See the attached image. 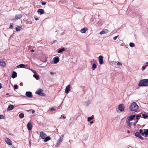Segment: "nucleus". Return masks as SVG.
I'll return each instance as SVG.
<instances>
[{
    "label": "nucleus",
    "instance_id": "obj_9",
    "mask_svg": "<svg viewBox=\"0 0 148 148\" xmlns=\"http://www.w3.org/2000/svg\"><path fill=\"white\" fill-rule=\"evenodd\" d=\"M135 116V115L129 116L126 119V120L130 121H131L133 119Z\"/></svg>",
    "mask_w": 148,
    "mask_h": 148
},
{
    "label": "nucleus",
    "instance_id": "obj_45",
    "mask_svg": "<svg viewBox=\"0 0 148 148\" xmlns=\"http://www.w3.org/2000/svg\"><path fill=\"white\" fill-rule=\"evenodd\" d=\"M50 74H51V75H52L55 74H56V73H55L53 72H50Z\"/></svg>",
    "mask_w": 148,
    "mask_h": 148
},
{
    "label": "nucleus",
    "instance_id": "obj_48",
    "mask_svg": "<svg viewBox=\"0 0 148 148\" xmlns=\"http://www.w3.org/2000/svg\"><path fill=\"white\" fill-rule=\"evenodd\" d=\"M141 134H142V135H143L144 134L145 135V131H144L143 132H142Z\"/></svg>",
    "mask_w": 148,
    "mask_h": 148
},
{
    "label": "nucleus",
    "instance_id": "obj_33",
    "mask_svg": "<svg viewBox=\"0 0 148 148\" xmlns=\"http://www.w3.org/2000/svg\"><path fill=\"white\" fill-rule=\"evenodd\" d=\"M142 116H143V117L145 119H146L147 117H148V115H145L144 114H142Z\"/></svg>",
    "mask_w": 148,
    "mask_h": 148
},
{
    "label": "nucleus",
    "instance_id": "obj_58",
    "mask_svg": "<svg viewBox=\"0 0 148 148\" xmlns=\"http://www.w3.org/2000/svg\"><path fill=\"white\" fill-rule=\"evenodd\" d=\"M55 41H56V40H54V41L53 42V43H54V42H55Z\"/></svg>",
    "mask_w": 148,
    "mask_h": 148
},
{
    "label": "nucleus",
    "instance_id": "obj_10",
    "mask_svg": "<svg viewBox=\"0 0 148 148\" xmlns=\"http://www.w3.org/2000/svg\"><path fill=\"white\" fill-rule=\"evenodd\" d=\"M53 60L54 61V63L56 64L57 63L59 62L60 59L58 57H56L53 58Z\"/></svg>",
    "mask_w": 148,
    "mask_h": 148
},
{
    "label": "nucleus",
    "instance_id": "obj_20",
    "mask_svg": "<svg viewBox=\"0 0 148 148\" xmlns=\"http://www.w3.org/2000/svg\"><path fill=\"white\" fill-rule=\"evenodd\" d=\"M25 65L24 64H21L19 65H18L17 66V67L18 68L20 67L21 68H26L25 67Z\"/></svg>",
    "mask_w": 148,
    "mask_h": 148
},
{
    "label": "nucleus",
    "instance_id": "obj_47",
    "mask_svg": "<svg viewBox=\"0 0 148 148\" xmlns=\"http://www.w3.org/2000/svg\"><path fill=\"white\" fill-rule=\"evenodd\" d=\"M142 131H143V130H141V129H140L139 130V134L140 133V134H141L142 133Z\"/></svg>",
    "mask_w": 148,
    "mask_h": 148
},
{
    "label": "nucleus",
    "instance_id": "obj_23",
    "mask_svg": "<svg viewBox=\"0 0 148 148\" xmlns=\"http://www.w3.org/2000/svg\"><path fill=\"white\" fill-rule=\"evenodd\" d=\"M97 66L96 64L95 63H94L92 65V70H94L97 68Z\"/></svg>",
    "mask_w": 148,
    "mask_h": 148
},
{
    "label": "nucleus",
    "instance_id": "obj_49",
    "mask_svg": "<svg viewBox=\"0 0 148 148\" xmlns=\"http://www.w3.org/2000/svg\"><path fill=\"white\" fill-rule=\"evenodd\" d=\"M145 66L147 67V66H148V62H146V65Z\"/></svg>",
    "mask_w": 148,
    "mask_h": 148
},
{
    "label": "nucleus",
    "instance_id": "obj_11",
    "mask_svg": "<svg viewBox=\"0 0 148 148\" xmlns=\"http://www.w3.org/2000/svg\"><path fill=\"white\" fill-rule=\"evenodd\" d=\"M47 136L46 134L44 132L42 131L40 132V136L42 139H44Z\"/></svg>",
    "mask_w": 148,
    "mask_h": 148
},
{
    "label": "nucleus",
    "instance_id": "obj_42",
    "mask_svg": "<svg viewBox=\"0 0 148 148\" xmlns=\"http://www.w3.org/2000/svg\"><path fill=\"white\" fill-rule=\"evenodd\" d=\"M31 71L33 73H34V74H36V72L34 71V70H31Z\"/></svg>",
    "mask_w": 148,
    "mask_h": 148
},
{
    "label": "nucleus",
    "instance_id": "obj_4",
    "mask_svg": "<svg viewBox=\"0 0 148 148\" xmlns=\"http://www.w3.org/2000/svg\"><path fill=\"white\" fill-rule=\"evenodd\" d=\"M125 106L123 104H119L118 106L119 110L121 112H123L124 110Z\"/></svg>",
    "mask_w": 148,
    "mask_h": 148
},
{
    "label": "nucleus",
    "instance_id": "obj_44",
    "mask_svg": "<svg viewBox=\"0 0 148 148\" xmlns=\"http://www.w3.org/2000/svg\"><path fill=\"white\" fill-rule=\"evenodd\" d=\"M138 120H137L135 122H134V125H135L138 122Z\"/></svg>",
    "mask_w": 148,
    "mask_h": 148
},
{
    "label": "nucleus",
    "instance_id": "obj_24",
    "mask_svg": "<svg viewBox=\"0 0 148 148\" xmlns=\"http://www.w3.org/2000/svg\"><path fill=\"white\" fill-rule=\"evenodd\" d=\"M51 138L49 137H46L44 139V141L45 142H46L49 141V140L51 139Z\"/></svg>",
    "mask_w": 148,
    "mask_h": 148
},
{
    "label": "nucleus",
    "instance_id": "obj_54",
    "mask_svg": "<svg viewBox=\"0 0 148 148\" xmlns=\"http://www.w3.org/2000/svg\"><path fill=\"white\" fill-rule=\"evenodd\" d=\"M34 112H35V111L34 110H33L32 111V113H34Z\"/></svg>",
    "mask_w": 148,
    "mask_h": 148
},
{
    "label": "nucleus",
    "instance_id": "obj_22",
    "mask_svg": "<svg viewBox=\"0 0 148 148\" xmlns=\"http://www.w3.org/2000/svg\"><path fill=\"white\" fill-rule=\"evenodd\" d=\"M126 123L129 126V127L131 128V123H132V122H130V121H127L126 120Z\"/></svg>",
    "mask_w": 148,
    "mask_h": 148
},
{
    "label": "nucleus",
    "instance_id": "obj_56",
    "mask_svg": "<svg viewBox=\"0 0 148 148\" xmlns=\"http://www.w3.org/2000/svg\"><path fill=\"white\" fill-rule=\"evenodd\" d=\"M34 50H31V52H34Z\"/></svg>",
    "mask_w": 148,
    "mask_h": 148
},
{
    "label": "nucleus",
    "instance_id": "obj_26",
    "mask_svg": "<svg viewBox=\"0 0 148 148\" xmlns=\"http://www.w3.org/2000/svg\"><path fill=\"white\" fill-rule=\"evenodd\" d=\"M65 50V49L64 48H63L62 49H59L58 51V53H60L64 51Z\"/></svg>",
    "mask_w": 148,
    "mask_h": 148
},
{
    "label": "nucleus",
    "instance_id": "obj_36",
    "mask_svg": "<svg viewBox=\"0 0 148 148\" xmlns=\"http://www.w3.org/2000/svg\"><path fill=\"white\" fill-rule=\"evenodd\" d=\"M146 67H147V66L145 65L143 66L142 67L141 70H145V69Z\"/></svg>",
    "mask_w": 148,
    "mask_h": 148
},
{
    "label": "nucleus",
    "instance_id": "obj_55",
    "mask_svg": "<svg viewBox=\"0 0 148 148\" xmlns=\"http://www.w3.org/2000/svg\"><path fill=\"white\" fill-rule=\"evenodd\" d=\"M62 118H63L64 119L66 118L65 116H62Z\"/></svg>",
    "mask_w": 148,
    "mask_h": 148
},
{
    "label": "nucleus",
    "instance_id": "obj_38",
    "mask_svg": "<svg viewBox=\"0 0 148 148\" xmlns=\"http://www.w3.org/2000/svg\"><path fill=\"white\" fill-rule=\"evenodd\" d=\"M117 64L118 65L121 66L122 65V64L120 62H118L117 63Z\"/></svg>",
    "mask_w": 148,
    "mask_h": 148
},
{
    "label": "nucleus",
    "instance_id": "obj_41",
    "mask_svg": "<svg viewBox=\"0 0 148 148\" xmlns=\"http://www.w3.org/2000/svg\"><path fill=\"white\" fill-rule=\"evenodd\" d=\"M55 109L54 108H52L50 109V111H55Z\"/></svg>",
    "mask_w": 148,
    "mask_h": 148
},
{
    "label": "nucleus",
    "instance_id": "obj_7",
    "mask_svg": "<svg viewBox=\"0 0 148 148\" xmlns=\"http://www.w3.org/2000/svg\"><path fill=\"white\" fill-rule=\"evenodd\" d=\"M63 139V137H60L57 142L56 146L57 147L58 146L60 145V143L62 141Z\"/></svg>",
    "mask_w": 148,
    "mask_h": 148
},
{
    "label": "nucleus",
    "instance_id": "obj_15",
    "mask_svg": "<svg viewBox=\"0 0 148 148\" xmlns=\"http://www.w3.org/2000/svg\"><path fill=\"white\" fill-rule=\"evenodd\" d=\"M14 108V107L13 105H10L7 108V110H8L10 111L13 110Z\"/></svg>",
    "mask_w": 148,
    "mask_h": 148
},
{
    "label": "nucleus",
    "instance_id": "obj_52",
    "mask_svg": "<svg viewBox=\"0 0 148 148\" xmlns=\"http://www.w3.org/2000/svg\"><path fill=\"white\" fill-rule=\"evenodd\" d=\"M1 88H2V85H1V83H0V89Z\"/></svg>",
    "mask_w": 148,
    "mask_h": 148
},
{
    "label": "nucleus",
    "instance_id": "obj_25",
    "mask_svg": "<svg viewBox=\"0 0 148 148\" xmlns=\"http://www.w3.org/2000/svg\"><path fill=\"white\" fill-rule=\"evenodd\" d=\"M0 65L1 66H3L5 67L6 66L5 63L4 61H1L0 62Z\"/></svg>",
    "mask_w": 148,
    "mask_h": 148
},
{
    "label": "nucleus",
    "instance_id": "obj_39",
    "mask_svg": "<svg viewBox=\"0 0 148 148\" xmlns=\"http://www.w3.org/2000/svg\"><path fill=\"white\" fill-rule=\"evenodd\" d=\"M14 89H15V90L16 89H17L18 85H14Z\"/></svg>",
    "mask_w": 148,
    "mask_h": 148
},
{
    "label": "nucleus",
    "instance_id": "obj_17",
    "mask_svg": "<svg viewBox=\"0 0 148 148\" xmlns=\"http://www.w3.org/2000/svg\"><path fill=\"white\" fill-rule=\"evenodd\" d=\"M88 30L87 28L84 27L80 30V32L82 33H85Z\"/></svg>",
    "mask_w": 148,
    "mask_h": 148
},
{
    "label": "nucleus",
    "instance_id": "obj_46",
    "mask_svg": "<svg viewBox=\"0 0 148 148\" xmlns=\"http://www.w3.org/2000/svg\"><path fill=\"white\" fill-rule=\"evenodd\" d=\"M85 137H86L85 138V140H86V139H87V136L86 135H84V138H85Z\"/></svg>",
    "mask_w": 148,
    "mask_h": 148
},
{
    "label": "nucleus",
    "instance_id": "obj_31",
    "mask_svg": "<svg viewBox=\"0 0 148 148\" xmlns=\"http://www.w3.org/2000/svg\"><path fill=\"white\" fill-rule=\"evenodd\" d=\"M94 118V117L91 116L90 117L88 118V121H90L91 120H92Z\"/></svg>",
    "mask_w": 148,
    "mask_h": 148
},
{
    "label": "nucleus",
    "instance_id": "obj_19",
    "mask_svg": "<svg viewBox=\"0 0 148 148\" xmlns=\"http://www.w3.org/2000/svg\"><path fill=\"white\" fill-rule=\"evenodd\" d=\"M37 12L40 13V14H42L44 13V11L42 9H39L38 10Z\"/></svg>",
    "mask_w": 148,
    "mask_h": 148
},
{
    "label": "nucleus",
    "instance_id": "obj_29",
    "mask_svg": "<svg viewBox=\"0 0 148 148\" xmlns=\"http://www.w3.org/2000/svg\"><path fill=\"white\" fill-rule=\"evenodd\" d=\"M24 117V114L23 113H20L19 114V117L20 119H22Z\"/></svg>",
    "mask_w": 148,
    "mask_h": 148
},
{
    "label": "nucleus",
    "instance_id": "obj_27",
    "mask_svg": "<svg viewBox=\"0 0 148 148\" xmlns=\"http://www.w3.org/2000/svg\"><path fill=\"white\" fill-rule=\"evenodd\" d=\"M33 77L35 78L36 80H38L39 78V76L37 75L34 74L33 75Z\"/></svg>",
    "mask_w": 148,
    "mask_h": 148
},
{
    "label": "nucleus",
    "instance_id": "obj_1",
    "mask_svg": "<svg viewBox=\"0 0 148 148\" xmlns=\"http://www.w3.org/2000/svg\"><path fill=\"white\" fill-rule=\"evenodd\" d=\"M138 108V106L135 102L132 103L130 107V110L131 111L137 112Z\"/></svg>",
    "mask_w": 148,
    "mask_h": 148
},
{
    "label": "nucleus",
    "instance_id": "obj_5",
    "mask_svg": "<svg viewBox=\"0 0 148 148\" xmlns=\"http://www.w3.org/2000/svg\"><path fill=\"white\" fill-rule=\"evenodd\" d=\"M4 140L6 143L9 145H12V143L10 139L6 137L4 139Z\"/></svg>",
    "mask_w": 148,
    "mask_h": 148
},
{
    "label": "nucleus",
    "instance_id": "obj_6",
    "mask_svg": "<svg viewBox=\"0 0 148 148\" xmlns=\"http://www.w3.org/2000/svg\"><path fill=\"white\" fill-rule=\"evenodd\" d=\"M98 59L99 60V64H102L103 62V56H99L98 57Z\"/></svg>",
    "mask_w": 148,
    "mask_h": 148
},
{
    "label": "nucleus",
    "instance_id": "obj_34",
    "mask_svg": "<svg viewBox=\"0 0 148 148\" xmlns=\"http://www.w3.org/2000/svg\"><path fill=\"white\" fill-rule=\"evenodd\" d=\"M141 116V115H138L136 116V119L137 120H138L139 119V118Z\"/></svg>",
    "mask_w": 148,
    "mask_h": 148
},
{
    "label": "nucleus",
    "instance_id": "obj_21",
    "mask_svg": "<svg viewBox=\"0 0 148 148\" xmlns=\"http://www.w3.org/2000/svg\"><path fill=\"white\" fill-rule=\"evenodd\" d=\"M17 76V73L16 72H13L12 76V77L13 78H14L16 77Z\"/></svg>",
    "mask_w": 148,
    "mask_h": 148
},
{
    "label": "nucleus",
    "instance_id": "obj_2",
    "mask_svg": "<svg viewBox=\"0 0 148 148\" xmlns=\"http://www.w3.org/2000/svg\"><path fill=\"white\" fill-rule=\"evenodd\" d=\"M138 86H148V79L141 80L138 84Z\"/></svg>",
    "mask_w": 148,
    "mask_h": 148
},
{
    "label": "nucleus",
    "instance_id": "obj_16",
    "mask_svg": "<svg viewBox=\"0 0 148 148\" xmlns=\"http://www.w3.org/2000/svg\"><path fill=\"white\" fill-rule=\"evenodd\" d=\"M22 15L21 14H16L15 16V18L17 19H18L22 17Z\"/></svg>",
    "mask_w": 148,
    "mask_h": 148
},
{
    "label": "nucleus",
    "instance_id": "obj_12",
    "mask_svg": "<svg viewBox=\"0 0 148 148\" xmlns=\"http://www.w3.org/2000/svg\"><path fill=\"white\" fill-rule=\"evenodd\" d=\"M26 95L28 97H31L32 96V93L30 91H27L26 92Z\"/></svg>",
    "mask_w": 148,
    "mask_h": 148
},
{
    "label": "nucleus",
    "instance_id": "obj_3",
    "mask_svg": "<svg viewBox=\"0 0 148 148\" xmlns=\"http://www.w3.org/2000/svg\"><path fill=\"white\" fill-rule=\"evenodd\" d=\"M43 90L41 89H39L36 91L35 93L41 96H44L45 94L42 92Z\"/></svg>",
    "mask_w": 148,
    "mask_h": 148
},
{
    "label": "nucleus",
    "instance_id": "obj_59",
    "mask_svg": "<svg viewBox=\"0 0 148 148\" xmlns=\"http://www.w3.org/2000/svg\"><path fill=\"white\" fill-rule=\"evenodd\" d=\"M61 117L60 118V119H61Z\"/></svg>",
    "mask_w": 148,
    "mask_h": 148
},
{
    "label": "nucleus",
    "instance_id": "obj_51",
    "mask_svg": "<svg viewBox=\"0 0 148 148\" xmlns=\"http://www.w3.org/2000/svg\"><path fill=\"white\" fill-rule=\"evenodd\" d=\"M20 86H23V83H20Z\"/></svg>",
    "mask_w": 148,
    "mask_h": 148
},
{
    "label": "nucleus",
    "instance_id": "obj_40",
    "mask_svg": "<svg viewBox=\"0 0 148 148\" xmlns=\"http://www.w3.org/2000/svg\"><path fill=\"white\" fill-rule=\"evenodd\" d=\"M13 23L11 24L10 25V28L11 29H12L13 27Z\"/></svg>",
    "mask_w": 148,
    "mask_h": 148
},
{
    "label": "nucleus",
    "instance_id": "obj_35",
    "mask_svg": "<svg viewBox=\"0 0 148 148\" xmlns=\"http://www.w3.org/2000/svg\"><path fill=\"white\" fill-rule=\"evenodd\" d=\"M5 117L2 115H0V119H5Z\"/></svg>",
    "mask_w": 148,
    "mask_h": 148
},
{
    "label": "nucleus",
    "instance_id": "obj_13",
    "mask_svg": "<svg viewBox=\"0 0 148 148\" xmlns=\"http://www.w3.org/2000/svg\"><path fill=\"white\" fill-rule=\"evenodd\" d=\"M27 129L29 130H30L32 129V125L31 123L29 122L27 125Z\"/></svg>",
    "mask_w": 148,
    "mask_h": 148
},
{
    "label": "nucleus",
    "instance_id": "obj_18",
    "mask_svg": "<svg viewBox=\"0 0 148 148\" xmlns=\"http://www.w3.org/2000/svg\"><path fill=\"white\" fill-rule=\"evenodd\" d=\"M108 32V31L107 29H105L100 32L99 34H103L107 33Z\"/></svg>",
    "mask_w": 148,
    "mask_h": 148
},
{
    "label": "nucleus",
    "instance_id": "obj_32",
    "mask_svg": "<svg viewBox=\"0 0 148 148\" xmlns=\"http://www.w3.org/2000/svg\"><path fill=\"white\" fill-rule=\"evenodd\" d=\"M129 45L130 46L132 47H134L135 46L134 44V43L132 42L130 43Z\"/></svg>",
    "mask_w": 148,
    "mask_h": 148
},
{
    "label": "nucleus",
    "instance_id": "obj_53",
    "mask_svg": "<svg viewBox=\"0 0 148 148\" xmlns=\"http://www.w3.org/2000/svg\"><path fill=\"white\" fill-rule=\"evenodd\" d=\"M93 123V121H91L90 122V123L91 124H92Z\"/></svg>",
    "mask_w": 148,
    "mask_h": 148
},
{
    "label": "nucleus",
    "instance_id": "obj_8",
    "mask_svg": "<svg viewBox=\"0 0 148 148\" xmlns=\"http://www.w3.org/2000/svg\"><path fill=\"white\" fill-rule=\"evenodd\" d=\"M70 90V85H69L66 87V89H65V92L66 94L68 93Z\"/></svg>",
    "mask_w": 148,
    "mask_h": 148
},
{
    "label": "nucleus",
    "instance_id": "obj_30",
    "mask_svg": "<svg viewBox=\"0 0 148 148\" xmlns=\"http://www.w3.org/2000/svg\"><path fill=\"white\" fill-rule=\"evenodd\" d=\"M145 132V137H146V136L148 134V129H144Z\"/></svg>",
    "mask_w": 148,
    "mask_h": 148
},
{
    "label": "nucleus",
    "instance_id": "obj_60",
    "mask_svg": "<svg viewBox=\"0 0 148 148\" xmlns=\"http://www.w3.org/2000/svg\"><path fill=\"white\" fill-rule=\"evenodd\" d=\"M147 135L148 136V134Z\"/></svg>",
    "mask_w": 148,
    "mask_h": 148
},
{
    "label": "nucleus",
    "instance_id": "obj_14",
    "mask_svg": "<svg viewBox=\"0 0 148 148\" xmlns=\"http://www.w3.org/2000/svg\"><path fill=\"white\" fill-rule=\"evenodd\" d=\"M135 135L136 136L138 137L140 139L142 140L144 139V138L141 136L139 133L138 132H136L135 134Z\"/></svg>",
    "mask_w": 148,
    "mask_h": 148
},
{
    "label": "nucleus",
    "instance_id": "obj_37",
    "mask_svg": "<svg viewBox=\"0 0 148 148\" xmlns=\"http://www.w3.org/2000/svg\"><path fill=\"white\" fill-rule=\"evenodd\" d=\"M119 36L118 35H117L116 36H114V37L113 38V39L114 40H116L117 38H118V37Z\"/></svg>",
    "mask_w": 148,
    "mask_h": 148
},
{
    "label": "nucleus",
    "instance_id": "obj_57",
    "mask_svg": "<svg viewBox=\"0 0 148 148\" xmlns=\"http://www.w3.org/2000/svg\"><path fill=\"white\" fill-rule=\"evenodd\" d=\"M127 133H130V131H128V132H127Z\"/></svg>",
    "mask_w": 148,
    "mask_h": 148
},
{
    "label": "nucleus",
    "instance_id": "obj_28",
    "mask_svg": "<svg viewBox=\"0 0 148 148\" xmlns=\"http://www.w3.org/2000/svg\"><path fill=\"white\" fill-rule=\"evenodd\" d=\"M16 29L17 32L21 30V27L19 26H18L16 27Z\"/></svg>",
    "mask_w": 148,
    "mask_h": 148
},
{
    "label": "nucleus",
    "instance_id": "obj_43",
    "mask_svg": "<svg viewBox=\"0 0 148 148\" xmlns=\"http://www.w3.org/2000/svg\"><path fill=\"white\" fill-rule=\"evenodd\" d=\"M41 3H42V4L43 5H45L46 3V2H41Z\"/></svg>",
    "mask_w": 148,
    "mask_h": 148
},
{
    "label": "nucleus",
    "instance_id": "obj_50",
    "mask_svg": "<svg viewBox=\"0 0 148 148\" xmlns=\"http://www.w3.org/2000/svg\"><path fill=\"white\" fill-rule=\"evenodd\" d=\"M35 19L37 21L39 19V18H35Z\"/></svg>",
    "mask_w": 148,
    "mask_h": 148
}]
</instances>
